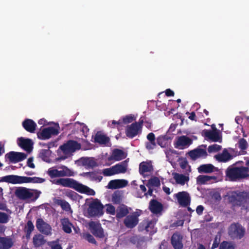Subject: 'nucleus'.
Masks as SVG:
<instances>
[{
    "label": "nucleus",
    "mask_w": 249,
    "mask_h": 249,
    "mask_svg": "<svg viewBox=\"0 0 249 249\" xmlns=\"http://www.w3.org/2000/svg\"><path fill=\"white\" fill-rule=\"evenodd\" d=\"M243 161L236 162L229 166L226 170V177L229 181H237L249 177V168L245 166H237L239 162Z\"/></svg>",
    "instance_id": "nucleus-1"
},
{
    "label": "nucleus",
    "mask_w": 249,
    "mask_h": 249,
    "mask_svg": "<svg viewBox=\"0 0 249 249\" xmlns=\"http://www.w3.org/2000/svg\"><path fill=\"white\" fill-rule=\"evenodd\" d=\"M55 184L73 189L80 193L88 195L94 196L95 194V192L93 189L79 183L73 178H60L56 180Z\"/></svg>",
    "instance_id": "nucleus-2"
},
{
    "label": "nucleus",
    "mask_w": 249,
    "mask_h": 249,
    "mask_svg": "<svg viewBox=\"0 0 249 249\" xmlns=\"http://www.w3.org/2000/svg\"><path fill=\"white\" fill-rule=\"evenodd\" d=\"M45 181V179L39 177H27L14 175H7L0 178V182H5L13 184L25 183H41Z\"/></svg>",
    "instance_id": "nucleus-3"
},
{
    "label": "nucleus",
    "mask_w": 249,
    "mask_h": 249,
    "mask_svg": "<svg viewBox=\"0 0 249 249\" xmlns=\"http://www.w3.org/2000/svg\"><path fill=\"white\" fill-rule=\"evenodd\" d=\"M15 195L20 200L34 202L39 197L40 192L36 190L18 187L15 189Z\"/></svg>",
    "instance_id": "nucleus-4"
},
{
    "label": "nucleus",
    "mask_w": 249,
    "mask_h": 249,
    "mask_svg": "<svg viewBox=\"0 0 249 249\" xmlns=\"http://www.w3.org/2000/svg\"><path fill=\"white\" fill-rule=\"evenodd\" d=\"M81 145L80 143L74 140H69L67 142L61 145L60 149L63 152L64 155H60L58 160H64L72 155V153L76 150L80 149Z\"/></svg>",
    "instance_id": "nucleus-5"
},
{
    "label": "nucleus",
    "mask_w": 249,
    "mask_h": 249,
    "mask_svg": "<svg viewBox=\"0 0 249 249\" xmlns=\"http://www.w3.org/2000/svg\"><path fill=\"white\" fill-rule=\"evenodd\" d=\"M47 173L51 178L73 176V172L65 165H61L57 168L51 167L48 169Z\"/></svg>",
    "instance_id": "nucleus-6"
},
{
    "label": "nucleus",
    "mask_w": 249,
    "mask_h": 249,
    "mask_svg": "<svg viewBox=\"0 0 249 249\" xmlns=\"http://www.w3.org/2000/svg\"><path fill=\"white\" fill-rule=\"evenodd\" d=\"M229 202L234 206L245 207L247 203L246 191H232L228 196Z\"/></svg>",
    "instance_id": "nucleus-7"
},
{
    "label": "nucleus",
    "mask_w": 249,
    "mask_h": 249,
    "mask_svg": "<svg viewBox=\"0 0 249 249\" xmlns=\"http://www.w3.org/2000/svg\"><path fill=\"white\" fill-rule=\"evenodd\" d=\"M104 206L100 201L97 199L91 202L87 211L89 216H100L103 214Z\"/></svg>",
    "instance_id": "nucleus-8"
},
{
    "label": "nucleus",
    "mask_w": 249,
    "mask_h": 249,
    "mask_svg": "<svg viewBox=\"0 0 249 249\" xmlns=\"http://www.w3.org/2000/svg\"><path fill=\"white\" fill-rule=\"evenodd\" d=\"M141 215V211H136L127 215L123 221L124 226L128 229L135 228L139 221V217Z\"/></svg>",
    "instance_id": "nucleus-9"
},
{
    "label": "nucleus",
    "mask_w": 249,
    "mask_h": 249,
    "mask_svg": "<svg viewBox=\"0 0 249 249\" xmlns=\"http://www.w3.org/2000/svg\"><path fill=\"white\" fill-rule=\"evenodd\" d=\"M229 234L233 239H241L244 235L245 231L238 224H232L229 229Z\"/></svg>",
    "instance_id": "nucleus-10"
},
{
    "label": "nucleus",
    "mask_w": 249,
    "mask_h": 249,
    "mask_svg": "<svg viewBox=\"0 0 249 249\" xmlns=\"http://www.w3.org/2000/svg\"><path fill=\"white\" fill-rule=\"evenodd\" d=\"M59 133L57 128L50 126L43 128L37 133V138L40 140H45L50 139L52 136L57 135Z\"/></svg>",
    "instance_id": "nucleus-11"
},
{
    "label": "nucleus",
    "mask_w": 249,
    "mask_h": 249,
    "mask_svg": "<svg viewBox=\"0 0 249 249\" xmlns=\"http://www.w3.org/2000/svg\"><path fill=\"white\" fill-rule=\"evenodd\" d=\"M193 143V140L187 136L182 135L178 137L174 142L175 148L183 149L188 147Z\"/></svg>",
    "instance_id": "nucleus-12"
},
{
    "label": "nucleus",
    "mask_w": 249,
    "mask_h": 249,
    "mask_svg": "<svg viewBox=\"0 0 249 249\" xmlns=\"http://www.w3.org/2000/svg\"><path fill=\"white\" fill-rule=\"evenodd\" d=\"M27 157V154L15 151H11L5 155L6 160H8L11 163H16L25 160Z\"/></svg>",
    "instance_id": "nucleus-13"
},
{
    "label": "nucleus",
    "mask_w": 249,
    "mask_h": 249,
    "mask_svg": "<svg viewBox=\"0 0 249 249\" xmlns=\"http://www.w3.org/2000/svg\"><path fill=\"white\" fill-rule=\"evenodd\" d=\"M174 196L177 199L178 204L182 207H186L190 205L191 197L189 194L185 191H182L175 194Z\"/></svg>",
    "instance_id": "nucleus-14"
},
{
    "label": "nucleus",
    "mask_w": 249,
    "mask_h": 249,
    "mask_svg": "<svg viewBox=\"0 0 249 249\" xmlns=\"http://www.w3.org/2000/svg\"><path fill=\"white\" fill-rule=\"evenodd\" d=\"M89 225L91 232L95 237L99 238L105 237L104 230L99 222L91 221Z\"/></svg>",
    "instance_id": "nucleus-15"
},
{
    "label": "nucleus",
    "mask_w": 249,
    "mask_h": 249,
    "mask_svg": "<svg viewBox=\"0 0 249 249\" xmlns=\"http://www.w3.org/2000/svg\"><path fill=\"white\" fill-rule=\"evenodd\" d=\"M202 146L206 148V145H201V146H198L197 148L191 150L188 152V154L191 160H196L200 158H206L208 154L206 149L200 148Z\"/></svg>",
    "instance_id": "nucleus-16"
},
{
    "label": "nucleus",
    "mask_w": 249,
    "mask_h": 249,
    "mask_svg": "<svg viewBox=\"0 0 249 249\" xmlns=\"http://www.w3.org/2000/svg\"><path fill=\"white\" fill-rule=\"evenodd\" d=\"M125 135L129 139H133L142 132L136 124L132 123L128 125L125 128Z\"/></svg>",
    "instance_id": "nucleus-17"
},
{
    "label": "nucleus",
    "mask_w": 249,
    "mask_h": 249,
    "mask_svg": "<svg viewBox=\"0 0 249 249\" xmlns=\"http://www.w3.org/2000/svg\"><path fill=\"white\" fill-rule=\"evenodd\" d=\"M202 135L213 142H218L221 139V137L215 127L213 130L204 129L202 131Z\"/></svg>",
    "instance_id": "nucleus-18"
},
{
    "label": "nucleus",
    "mask_w": 249,
    "mask_h": 249,
    "mask_svg": "<svg viewBox=\"0 0 249 249\" xmlns=\"http://www.w3.org/2000/svg\"><path fill=\"white\" fill-rule=\"evenodd\" d=\"M18 145L27 152H30L33 148V142L30 139L20 137L18 139Z\"/></svg>",
    "instance_id": "nucleus-19"
},
{
    "label": "nucleus",
    "mask_w": 249,
    "mask_h": 249,
    "mask_svg": "<svg viewBox=\"0 0 249 249\" xmlns=\"http://www.w3.org/2000/svg\"><path fill=\"white\" fill-rule=\"evenodd\" d=\"M156 221L153 220H144L141 223V228L142 230H144L146 232H149L152 235L156 232V229H155Z\"/></svg>",
    "instance_id": "nucleus-20"
},
{
    "label": "nucleus",
    "mask_w": 249,
    "mask_h": 249,
    "mask_svg": "<svg viewBox=\"0 0 249 249\" xmlns=\"http://www.w3.org/2000/svg\"><path fill=\"white\" fill-rule=\"evenodd\" d=\"M162 204L156 199H151L149 202V209L151 212L155 214L160 213L163 210Z\"/></svg>",
    "instance_id": "nucleus-21"
},
{
    "label": "nucleus",
    "mask_w": 249,
    "mask_h": 249,
    "mask_svg": "<svg viewBox=\"0 0 249 249\" xmlns=\"http://www.w3.org/2000/svg\"><path fill=\"white\" fill-rule=\"evenodd\" d=\"M147 142H145V148L148 150H153L157 146V139L153 132H150L146 136Z\"/></svg>",
    "instance_id": "nucleus-22"
},
{
    "label": "nucleus",
    "mask_w": 249,
    "mask_h": 249,
    "mask_svg": "<svg viewBox=\"0 0 249 249\" xmlns=\"http://www.w3.org/2000/svg\"><path fill=\"white\" fill-rule=\"evenodd\" d=\"M36 227L37 230L42 233L48 234L50 232V226L45 223L41 218H38L36 220Z\"/></svg>",
    "instance_id": "nucleus-23"
},
{
    "label": "nucleus",
    "mask_w": 249,
    "mask_h": 249,
    "mask_svg": "<svg viewBox=\"0 0 249 249\" xmlns=\"http://www.w3.org/2000/svg\"><path fill=\"white\" fill-rule=\"evenodd\" d=\"M128 184L125 179H114L110 180L107 185L108 189H116L125 187Z\"/></svg>",
    "instance_id": "nucleus-24"
},
{
    "label": "nucleus",
    "mask_w": 249,
    "mask_h": 249,
    "mask_svg": "<svg viewBox=\"0 0 249 249\" xmlns=\"http://www.w3.org/2000/svg\"><path fill=\"white\" fill-rule=\"evenodd\" d=\"M182 236L178 232L174 233L171 237V243L175 249H182Z\"/></svg>",
    "instance_id": "nucleus-25"
},
{
    "label": "nucleus",
    "mask_w": 249,
    "mask_h": 249,
    "mask_svg": "<svg viewBox=\"0 0 249 249\" xmlns=\"http://www.w3.org/2000/svg\"><path fill=\"white\" fill-rule=\"evenodd\" d=\"M126 158L125 153L122 150L115 149L112 151L111 155L108 157V160L110 161H120Z\"/></svg>",
    "instance_id": "nucleus-26"
},
{
    "label": "nucleus",
    "mask_w": 249,
    "mask_h": 249,
    "mask_svg": "<svg viewBox=\"0 0 249 249\" xmlns=\"http://www.w3.org/2000/svg\"><path fill=\"white\" fill-rule=\"evenodd\" d=\"M129 208L124 204L119 205L116 208V217L121 219L125 217L129 213Z\"/></svg>",
    "instance_id": "nucleus-27"
},
{
    "label": "nucleus",
    "mask_w": 249,
    "mask_h": 249,
    "mask_svg": "<svg viewBox=\"0 0 249 249\" xmlns=\"http://www.w3.org/2000/svg\"><path fill=\"white\" fill-rule=\"evenodd\" d=\"M23 128L30 133H34L36 127V123L32 119H26L22 123Z\"/></svg>",
    "instance_id": "nucleus-28"
},
{
    "label": "nucleus",
    "mask_w": 249,
    "mask_h": 249,
    "mask_svg": "<svg viewBox=\"0 0 249 249\" xmlns=\"http://www.w3.org/2000/svg\"><path fill=\"white\" fill-rule=\"evenodd\" d=\"M214 158L219 162H225L232 159V156L227 149H224L222 153L215 155Z\"/></svg>",
    "instance_id": "nucleus-29"
},
{
    "label": "nucleus",
    "mask_w": 249,
    "mask_h": 249,
    "mask_svg": "<svg viewBox=\"0 0 249 249\" xmlns=\"http://www.w3.org/2000/svg\"><path fill=\"white\" fill-rule=\"evenodd\" d=\"M110 142V139L106 135L102 134L101 132L98 131L95 134L94 137V142L98 143L100 144L106 145Z\"/></svg>",
    "instance_id": "nucleus-30"
},
{
    "label": "nucleus",
    "mask_w": 249,
    "mask_h": 249,
    "mask_svg": "<svg viewBox=\"0 0 249 249\" xmlns=\"http://www.w3.org/2000/svg\"><path fill=\"white\" fill-rule=\"evenodd\" d=\"M13 246L12 239L9 237H0V249H9Z\"/></svg>",
    "instance_id": "nucleus-31"
},
{
    "label": "nucleus",
    "mask_w": 249,
    "mask_h": 249,
    "mask_svg": "<svg viewBox=\"0 0 249 249\" xmlns=\"http://www.w3.org/2000/svg\"><path fill=\"white\" fill-rule=\"evenodd\" d=\"M197 170L199 173H211L217 171V168L212 164H205L200 165Z\"/></svg>",
    "instance_id": "nucleus-32"
},
{
    "label": "nucleus",
    "mask_w": 249,
    "mask_h": 249,
    "mask_svg": "<svg viewBox=\"0 0 249 249\" xmlns=\"http://www.w3.org/2000/svg\"><path fill=\"white\" fill-rule=\"evenodd\" d=\"M153 166L150 163L142 161L139 165V173L144 176L145 173L151 172L153 171Z\"/></svg>",
    "instance_id": "nucleus-33"
},
{
    "label": "nucleus",
    "mask_w": 249,
    "mask_h": 249,
    "mask_svg": "<svg viewBox=\"0 0 249 249\" xmlns=\"http://www.w3.org/2000/svg\"><path fill=\"white\" fill-rule=\"evenodd\" d=\"M170 138L166 135H160L157 138V144L162 148L167 147L170 144Z\"/></svg>",
    "instance_id": "nucleus-34"
},
{
    "label": "nucleus",
    "mask_w": 249,
    "mask_h": 249,
    "mask_svg": "<svg viewBox=\"0 0 249 249\" xmlns=\"http://www.w3.org/2000/svg\"><path fill=\"white\" fill-rule=\"evenodd\" d=\"M115 174L124 173L126 172L127 163L126 160H124L113 166Z\"/></svg>",
    "instance_id": "nucleus-35"
},
{
    "label": "nucleus",
    "mask_w": 249,
    "mask_h": 249,
    "mask_svg": "<svg viewBox=\"0 0 249 249\" xmlns=\"http://www.w3.org/2000/svg\"><path fill=\"white\" fill-rule=\"evenodd\" d=\"M123 198V193L121 191H115L111 195V201L114 204H121Z\"/></svg>",
    "instance_id": "nucleus-36"
},
{
    "label": "nucleus",
    "mask_w": 249,
    "mask_h": 249,
    "mask_svg": "<svg viewBox=\"0 0 249 249\" xmlns=\"http://www.w3.org/2000/svg\"><path fill=\"white\" fill-rule=\"evenodd\" d=\"M46 242L45 240L44 239V236L40 234H36L34 236L33 238V243L34 246L36 248H38L39 247L43 245Z\"/></svg>",
    "instance_id": "nucleus-37"
},
{
    "label": "nucleus",
    "mask_w": 249,
    "mask_h": 249,
    "mask_svg": "<svg viewBox=\"0 0 249 249\" xmlns=\"http://www.w3.org/2000/svg\"><path fill=\"white\" fill-rule=\"evenodd\" d=\"M174 175V178L175 179L176 182L177 184L184 185L186 182H188L189 180V178L188 176H186L183 174H180L177 173H175Z\"/></svg>",
    "instance_id": "nucleus-38"
},
{
    "label": "nucleus",
    "mask_w": 249,
    "mask_h": 249,
    "mask_svg": "<svg viewBox=\"0 0 249 249\" xmlns=\"http://www.w3.org/2000/svg\"><path fill=\"white\" fill-rule=\"evenodd\" d=\"M216 179V177L215 176L200 175L197 177L196 181L198 184H204L208 183L212 179L215 180Z\"/></svg>",
    "instance_id": "nucleus-39"
},
{
    "label": "nucleus",
    "mask_w": 249,
    "mask_h": 249,
    "mask_svg": "<svg viewBox=\"0 0 249 249\" xmlns=\"http://www.w3.org/2000/svg\"><path fill=\"white\" fill-rule=\"evenodd\" d=\"M61 223L63 230L67 233H70L72 231L71 228L72 224L69 219L68 218H63L61 220Z\"/></svg>",
    "instance_id": "nucleus-40"
},
{
    "label": "nucleus",
    "mask_w": 249,
    "mask_h": 249,
    "mask_svg": "<svg viewBox=\"0 0 249 249\" xmlns=\"http://www.w3.org/2000/svg\"><path fill=\"white\" fill-rule=\"evenodd\" d=\"M50 151L49 149H42L39 153L40 158L45 161H48L49 159Z\"/></svg>",
    "instance_id": "nucleus-41"
},
{
    "label": "nucleus",
    "mask_w": 249,
    "mask_h": 249,
    "mask_svg": "<svg viewBox=\"0 0 249 249\" xmlns=\"http://www.w3.org/2000/svg\"><path fill=\"white\" fill-rule=\"evenodd\" d=\"M10 216L7 213L0 212V223L6 224L10 220Z\"/></svg>",
    "instance_id": "nucleus-42"
},
{
    "label": "nucleus",
    "mask_w": 249,
    "mask_h": 249,
    "mask_svg": "<svg viewBox=\"0 0 249 249\" xmlns=\"http://www.w3.org/2000/svg\"><path fill=\"white\" fill-rule=\"evenodd\" d=\"M58 205H60L62 209L65 211H68L70 209V205L66 201L64 200L59 199L57 201Z\"/></svg>",
    "instance_id": "nucleus-43"
},
{
    "label": "nucleus",
    "mask_w": 249,
    "mask_h": 249,
    "mask_svg": "<svg viewBox=\"0 0 249 249\" xmlns=\"http://www.w3.org/2000/svg\"><path fill=\"white\" fill-rule=\"evenodd\" d=\"M83 238L87 240L89 243L94 244L95 245H97V243L94 238V237L91 235L90 233L87 232L83 235Z\"/></svg>",
    "instance_id": "nucleus-44"
},
{
    "label": "nucleus",
    "mask_w": 249,
    "mask_h": 249,
    "mask_svg": "<svg viewBox=\"0 0 249 249\" xmlns=\"http://www.w3.org/2000/svg\"><path fill=\"white\" fill-rule=\"evenodd\" d=\"M107 213L111 215H115L116 212L115 207L111 204L106 205Z\"/></svg>",
    "instance_id": "nucleus-45"
},
{
    "label": "nucleus",
    "mask_w": 249,
    "mask_h": 249,
    "mask_svg": "<svg viewBox=\"0 0 249 249\" xmlns=\"http://www.w3.org/2000/svg\"><path fill=\"white\" fill-rule=\"evenodd\" d=\"M248 142L245 139L241 138L239 140L238 142V147L241 150H246L248 147Z\"/></svg>",
    "instance_id": "nucleus-46"
},
{
    "label": "nucleus",
    "mask_w": 249,
    "mask_h": 249,
    "mask_svg": "<svg viewBox=\"0 0 249 249\" xmlns=\"http://www.w3.org/2000/svg\"><path fill=\"white\" fill-rule=\"evenodd\" d=\"M221 149V146L217 144H214L210 145L208 147V151L209 153L216 152L220 150Z\"/></svg>",
    "instance_id": "nucleus-47"
},
{
    "label": "nucleus",
    "mask_w": 249,
    "mask_h": 249,
    "mask_svg": "<svg viewBox=\"0 0 249 249\" xmlns=\"http://www.w3.org/2000/svg\"><path fill=\"white\" fill-rule=\"evenodd\" d=\"M219 249H234V247L231 243L223 241L220 244Z\"/></svg>",
    "instance_id": "nucleus-48"
},
{
    "label": "nucleus",
    "mask_w": 249,
    "mask_h": 249,
    "mask_svg": "<svg viewBox=\"0 0 249 249\" xmlns=\"http://www.w3.org/2000/svg\"><path fill=\"white\" fill-rule=\"evenodd\" d=\"M48 245L51 249H62V247L59 243L58 240L50 242Z\"/></svg>",
    "instance_id": "nucleus-49"
},
{
    "label": "nucleus",
    "mask_w": 249,
    "mask_h": 249,
    "mask_svg": "<svg viewBox=\"0 0 249 249\" xmlns=\"http://www.w3.org/2000/svg\"><path fill=\"white\" fill-rule=\"evenodd\" d=\"M113 168V166H112L110 168L104 169L103 172L104 175L105 176H111L116 175Z\"/></svg>",
    "instance_id": "nucleus-50"
},
{
    "label": "nucleus",
    "mask_w": 249,
    "mask_h": 249,
    "mask_svg": "<svg viewBox=\"0 0 249 249\" xmlns=\"http://www.w3.org/2000/svg\"><path fill=\"white\" fill-rule=\"evenodd\" d=\"M34 225L31 220L28 221L27 225L25 228V231L32 232L34 230Z\"/></svg>",
    "instance_id": "nucleus-51"
},
{
    "label": "nucleus",
    "mask_w": 249,
    "mask_h": 249,
    "mask_svg": "<svg viewBox=\"0 0 249 249\" xmlns=\"http://www.w3.org/2000/svg\"><path fill=\"white\" fill-rule=\"evenodd\" d=\"M135 120L134 117L132 115H127L123 119V122L124 124L130 123Z\"/></svg>",
    "instance_id": "nucleus-52"
},
{
    "label": "nucleus",
    "mask_w": 249,
    "mask_h": 249,
    "mask_svg": "<svg viewBox=\"0 0 249 249\" xmlns=\"http://www.w3.org/2000/svg\"><path fill=\"white\" fill-rule=\"evenodd\" d=\"M85 174L87 176H89L90 178H94L95 180H98L99 181H100L102 178V176H97L96 174L94 172H87L85 173Z\"/></svg>",
    "instance_id": "nucleus-53"
},
{
    "label": "nucleus",
    "mask_w": 249,
    "mask_h": 249,
    "mask_svg": "<svg viewBox=\"0 0 249 249\" xmlns=\"http://www.w3.org/2000/svg\"><path fill=\"white\" fill-rule=\"evenodd\" d=\"M179 165L181 169H185L188 165V162L186 159H183L179 162Z\"/></svg>",
    "instance_id": "nucleus-54"
},
{
    "label": "nucleus",
    "mask_w": 249,
    "mask_h": 249,
    "mask_svg": "<svg viewBox=\"0 0 249 249\" xmlns=\"http://www.w3.org/2000/svg\"><path fill=\"white\" fill-rule=\"evenodd\" d=\"M34 158L33 157H30L27 162V164L28 166L31 168H35V165L33 163Z\"/></svg>",
    "instance_id": "nucleus-55"
},
{
    "label": "nucleus",
    "mask_w": 249,
    "mask_h": 249,
    "mask_svg": "<svg viewBox=\"0 0 249 249\" xmlns=\"http://www.w3.org/2000/svg\"><path fill=\"white\" fill-rule=\"evenodd\" d=\"M151 183L155 186H158L160 185V180L158 178H155L151 180Z\"/></svg>",
    "instance_id": "nucleus-56"
},
{
    "label": "nucleus",
    "mask_w": 249,
    "mask_h": 249,
    "mask_svg": "<svg viewBox=\"0 0 249 249\" xmlns=\"http://www.w3.org/2000/svg\"><path fill=\"white\" fill-rule=\"evenodd\" d=\"M204 210V207L202 205H199L196 209V212L198 215H201Z\"/></svg>",
    "instance_id": "nucleus-57"
},
{
    "label": "nucleus",
    "mask_w": 249,
    "mask_h": 249,
    "mask_svg": "<svg viewBox=\"0 0 249 249\" xmlns=\"http://www.w3.org/2000/svg\"><path fill=\"white\" fill-rule=\"evenodd\" d=\"M143 120L141 118L140 119V120H139V122H135V123H133L134 124H136L137 125V126L138 127H139L140 129L142 130V124L143 123Z\"/></svg>",
    "instance_id": "nucleus-58"
},
{
    "label": "nucleus",
    "mask_w": 249,
    "mask_h": 249,
    "mask_svg": "<svg viewBox=\"0 0 249 249\" xmlns=\"http://www.w3.org/2000/svg\"><path fill=\"white\" fill-rule=\"evenodd\" d=\"M219 245V241L217 240V237H215L213 244L212 245V246L211 247L212 249H214L218 247Z\"/></svg>",
    "instance_id": "nucleus-59"
},
{
    "label": "nucleus",
    "mask_w": 249,
    "mask_h": 249,
    "mask_svg": "<svg viewBox=\"0 0 249 249\" xmlns=\"http://www.w3.org/2000/svg\"><path fill=\"white\" fill-rule=\"evenodd\" d=\"M165 92L167 96H173L174 95V92L170 89H167Z\"/></svg>",
    "instance_id": "nucleus-60"
},
{
    "label": "nucleus",
    "mask_w": 249,
    "mask_h": 249,
    "mask_svg": "<svg viewBox=\"0 0 249 249\" xmlns=\"http://www.w3.org/2000/svg\"><path fill=\"white\" fill-rule=\"evenodd\" d=\"M213 197L218 201H220L221 199V196L218 193H214L213 195Z\"/></svg>",
    "instance_id": "nucleus-61"
},
{
    "label": "nucleus",
    "mask_w": 249,
    "mask_h": 249,
    "mask_svg": "<svg viewBox=\"0 0 249 249\" xmlns=\"http://www.w3.org/2000/svg\"><path fill=\"white\" fill-rule=\"evenodd\" d=\"M88 166L90 167H94L96 165V163L95 161L93 160H89L88 162H86Z\"/></svg>",
    "instance_id": "nucleus-62"
},
{
    "label": "nucleus",
    "mask_w": 249,
    "mask_h": 249,
    "mask_svg": "<svg viewBox=\"0 0 249 249\" xmlns=\"http://www.w3.org/2000/svg\"><path fill=\"white\" fill-rule=\"evenodd\" d=\"M189 114H190V116H189V119L192 121H194V120L196 121V115L195 112H192L191 113H190Z\"/></svg>",
    "instance_id": "nucleus-63"
},
{
    "label": "nucleus",
    "mask_w": 249,
    "mask_h": 249,
    "mask_svg": "<svg viewBox=\"0 0 249 249\" xmlns=\"http://www.w3.org/2000/svg\"><path fill=\"white\" fill-rule=\"evenodd\" d=\"M0 210L7 211V206L5 203L0 202Z\"/></svg>",
    "instance_id": "nucleus-64"
}]
</instances>
